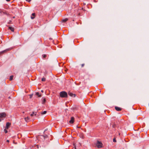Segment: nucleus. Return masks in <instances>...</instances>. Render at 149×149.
<instances>
[{
	"label": "nucleus",
	"mask_w": 149,
	"mask_h": 149,
	"mask_svg": "<svg viewBox=\"0 0 149 149\" xmlns=\"http://www.w3.org/2000/svg\"><path fill=\"white\" fill-rule=\"evenodd\" d=\"M60 96L61 97H67L68 96L67 92L65 91H62L60 93Z\"/></svg>",
	"instance_id": "nucleus-1"
},
{
	"label": "nucleus",
	"mask_w": 149,
	"mask_h": 149,
	"mask_svg": "<svg viewBox=\"0 0 149 149\" xmlns=\"http://www.w3.org/2000/svg\"><path fill=\"white\" fill-rule=\"evenodd\" d=\"M102 143L101 142L98 141H97L96 146L98 148H101L102 147Z\"/></svg>",
	"instance_id": "nucleus-2"
},
{
	"label": "nucleus",
	"mask_w": 149,
	"mask_h": 149,
	"mask_svg": "<svg viewBox=\"0 0 149 149\" xmlns=\"http://www.w3.org/2000/svg\"><path fill=\"white\" fill-rule=\"evenodd\" d=\"M6 116V114L5 113H0V118L5 117Z\"/></svg>",
	"instance_id": "nucleus-3"
},
{
	"label": "nucleus",
	"mask_w": 149,
	"mask_h": 149,
	"mask_svg": "<svg viewBox=\"0 0 149 149\" xmlns=\"http://www.w3.org/2000/svg\"><path fill=\"white\" fill-rule=\"evenodd\" d=\"M74 118L73 117H72L71 118L70 120L69 121L70 123L71 124H72L74 122Z\"/></svg>",
	"instance_id": "nucleus-4"
},
{
	"label": "nucleus",
	"mask_w": 149,
	"mask_h": 149,
	"mask_svg": "<svg viewBox=\"0 0 149 149\" xmlns=\"http://www.w3.org/2000/svg\"><path fill=\"white\" fill-rule=\"evenodd\" d=\"M68 95L72 97L73 95L74 96V97H75L76 95L75 94H73L72 93H71L70 92H68Z\"/></svg>",
	"instance_id": "nucleus-5"
},
{
	"label": "nucleus",
	"mask_w": 149,
	"mask_h": 149,
	"mask_svg": "<svg viewBox=\"0 0 149 149\" xmlns=\"http://www.w3.org/2000/svg\"><path fill=\"white\" fill-rule=\"evenodd\" d=\"M9 50V49H6V50H3V51H2V52H0V54H3L4 53H5L7 51H8Z\"/></svg>",
	"instance_id": "nucleus-6"
},
{
	"label": "nucleus",
	"mask_w": 149,
	"mask_h": 149,
	"mask_svg": "<svg viewBox=\"0 0 149 149\" xmlns=\"http://www.w3.org/2000/svg\"><path fill=\"white\" fill-rule=\"evenodd\" d=\"M115 109L117 111H120L121 110V108L118 107H115Z\"/></svg>",
	"instance_id": "nucleus-7"
},
{
	"label": "nucleus",
	"mask_w": 149,
	"mask_h": 149,
	"mask_svg": "<svg viewBox=\"0 0 149 149\" xmlns=\"http://www.w3.org/2000/svg\"><path fill=\"white\" fill-rule=\"evenodd\" d=\"M10 125V123L8 122L6 124V128L7 129H8Z\"/></svg>",
	"instance_id": "nucleus-8"
},
{
	"label": "nucleus",
	"mask_w": 149,
	"mask_h": 149,
	"mask_svg": "<svg viewBox=\"0 0 149 149\" xmlns=\"http://www.w3.org/2000/svg\"><path fill=\"white\" fill-rule=\"evenodd\" d=\"M9 29H10L11 31L12 32H14V29L13 27H12L11 26L9 27Z\"/></svg>",
	"instance_id": "nucleus-9"
},
{
	"label": "nucleus",
	"mask_w": 149,
	"mask_h": 149,
	"mask_svg": "<svg viewBox=\"0 0 149 149\" xmlns=\"http://www.w3.org/2000/svg\"><path fill=\"white\" fill-rule=\"evenodd\" d=\"M35 13H33L32 14V16H31V19H33L35 18Z\"/></svg>",
	"instance_id": "nucleus-10"
},
{
	"label": "nucleus",
	"mask_w": 149,
	"mask_h": 149,
	"mask_svg": "<svg viewBox=\"0 0 149 149\" xmlns=\"http://www.w3.org/2000/svg\"><path fill=\"white\" fill-rule=\"evenodd\" d=\"M26 122H28L30 120V118L29 117H27L24 118Z\"/></svg>",
	"instance_id": "nucleus-11"
},
{
	"label": "nucleus",
	"mask_w": 149,
	"mask_h": 149,
	"mask_svg": "<svg viewBox=\"0 0 149 149\" xmlns=\"http://www.w3.org/2000/svg\"><path fill=\"white\" fill-rule=\"evenodd\" d=\"M34 114L35 116H36V112L35 113L34 112H33L30 115V116H33Z\"/></svg>",
	"instance_id": "nucleus-12"
},
{
	"label": "nucleus",
	"mask_w": 149,
	"mask_h": 149,
	"mask_svg": "<svg viewBox=\"0 0 149 149\" xmlns=\"http://www.w3.org/2000/svg\"><path fill=\"white\" fill-rule=\"evenodd\" d=\"M47 112V111H44L43 112H41V115H43L46 114Z\"/></svg>",
	"instance_id": "nucleus-13"
},
{
	"label": "nucleus",
	"mask_w": 149,
	"mask_h": 149,
	"mask_svg": "<svg viewBox=\"0 0 149 149\" xmlns=\"http://www.w3.org/2000/svg\"><path fill=\"white\" fill-rule=\"evenodd\" d=\"M46 102V99L45 98H43L42 101V103L43 104H44Z\"/></svg>",
	"instance_id": "nucleus-14"
},
{
	"label": "nucleus",
	"mask_w": 149,
	"mask_h": 149,
	"mask_svg": "<svg viewBox=\"0 0 149 149\" xmlns=\"http://www.w3.org/2000/svg\"><path fill=\"white\" fill-rule=\"evenodd\" d=\"M68 20V19L67 18L63 20L62 21L64 22H65L67 21Z\"/></svg>",
	"instance_id": "nucleus-15"
},
{
	"label": "nucleus",
	"mask_w": 149,
	"mask_h": 149,
	"mask_svg": "<svg viewBox=\"0 0 149 149\" xmlns=\"http://www.w3.org/2000/svg\"><path fill=\"white\" fill-rule=\"evenodd\" d=\"M36 95L38 96L39 97H40L41 96V95H39V93L38 92H36Z\"/></svg>",
	"instance_id": "nucleus-16"
},
{
	"label": "nucleus",
	"mask_w": 149,
	"mask_h": 149,
	"mask_svg": "<svg viewBox=\"0 0 149 149\" xmlns=\"http://www.w3.org/2000/svg\"><path fill=\"white\" fill-rule=\"evenodd\" d=\"M13 75H11V76L10 77V81H11L12 80H13Z\"/></svg>",
	"instance_id": "nucleus-17"
},
{
	"label": "nucleus",
	"mask_w": 149,
	"mask_h": 149,
	"mask_svg": "<svg viewBox=\"0 0 149 149\" xmlns=\"http://www.w3.org/2000/svg\"><path fill=\"white\" fill-rule=\"evenodd\" d=\"M43 137L44 139H45V138H47V135H43Z\"/></svg>",
	"instance_id": "nucleus-18"
},
{
	"label": "nucleus",
	"mask_w": 149,
	"mask_h": 149,
	"mask_svg": "<svg viewBox=\"0 0 149 149\" xmlns=\"http://www.w3.org/2000/svg\"><path fill=\"white\" fill-rule=\"evenodd\" d=\"M46 79L45 78H43L42 79V81H45Z\"/></svg>",
	"instance_id": "nucleus-19"
},
{
	"label": "nucleus",
	"mask_w": 149,
	"mask_h": 149,
	"mask_svg": "<svg viewBox=\"0 0 149 149\" xmlns=\"http://www.w3.org/2000/svg\"><path fill=\"white\" fill-rule=\"evenodd\" d=\"M42 56L43 57V58H45L46 57V55L45 54H43L42 55Z\"/></svg>",
	"instance_id": "nucleus-20"
},
{
	"label": "nucleus",
	"mask_w": 149,
	"mask_h": 149,
	"mask_svg": "<svg viewBox=\"0 0 149 149\" xmlns=\"http://www.w3.org/2000/svg\"><path fill=\"white\" fill-rule=\"evenodd\" d=\"M4 131L5 132V133H6L8 132V131L6 130V129L4 130Z\"/></svg>",
	"instance_id": "nucleus-21"
},
{
	"label": "nucleus",
	"mask_w": 149,
	"mask_h": 149,
	"mask_svg": "<svg viewBox=\"0 0 149 149\" xmlns=\"http://www.w3.org/2000/svg\"><path fill=\"white\" fill-rule=\"evenodd\" d=\"M113 142H116V140L115 138H114L113 140Z\"/></svg>",
	"instance_id": "nucleus-22"
},
{
	"label": "nucleus",
	"mask_w": 149,
	"mask_h": 149,
	"mask_svg": "<svg viewBox=\"0 0 149 149\" xmlns=\"http://www.w3.org/2000/svg\"><path fill=\"white\" fill-rule=\"evenodd\" d=\"M30 98H31L33 96V94H31V95H30Z\"/></svg>",
	"instance_id": "nucleus-23"
},
{
	"label": "nucleus",
	"mask_w": 149,
	"mask_h": 149,
	"mask_svg": "<svg viewBox=\"0 0 149 149\" xmlns=\"http://www.w3.org/2000/svg\"><path fill=\"white\" fill-rule=\"evenodd\" d=\"M84 64H82L81 65V67H83L84 66Z\"/></svg>",
	"instance_id": "nucleus-24"
},
{
	"label": "nucleus",
	"mask_w": 149,
	"mask_h": 149,
	"mask_svg": "<svg viewBox=\"0 0 149 149\" xmlns=\"http://www.w3.org/2000/svg\"><path fill=\"white\" fill-rule=\"evenodd\" d=\"M27 1H28L29 2H30L31 0H26Z\"/></svg>",
	"instance_id": "nucleus-25"
},
{
	"label": "nucleus",
	"mask_w": 149,
	"mask_h": 149,
	"mask_svg": "<svg viewBox=\"0 0 149 149\" xmlns=\"http://www.w3.org/2000/svg\"><path fill=\"white\" fill-rule=\"evenodd\" d=\"M6 141L8 142H9V141L8 140H7V141Z\"/></svg>",
	"instance_id": "nucleus-26"
},
{
	"label": "nucleus",
	"mask_w": 149,
	"mask_h": 149,
	"mask_svg": "<svg viewBox=\"0 0 149 149\" xmlns=\"http://www.w3.org/2000/svg\"><path fill=\"white\" fill-rule=\"evenodd\" d=\"M6 1H10V0H6Z\"/></svg>",
	"instance_id": "nucleus-27"
},
{
	"label": "nucleus",
	"mask_w": 149,
	"mask_h": 149,
	"mask_svg": "<svg viewBox=\"0 0 149 149\" xmlns=\"http://www.w3.org/2000/svg\"><path fill=\"white\" fill-rule=\"evenodd\" d=\"M41 92H42V93H43V90H42L41 91Z\"/></svg>",
	"instance_id": "nucleus-28"
},
{
	"label": "nucleus",
	"mask_w": 149,
	"mask_h": 149,
	"mask_svg": "<svg viewBox=\"0 0 149 149\" xmlns=\"http://www.w3.org/2000/svg\"><path fill=\"white\" fill-rule=\"evenodd\" d=\"M74 149H76V147L75 146H74Z\"/></svg>",
	"instance_id": "nucleus-29"
},
{
	"label": "nucleus",
	"mask_w": 149,
	"mask_h": 149,
	"mask_svg": "<svg viewBox=\"0 0 149 149\" xmlns=\"http://www.w3.org/2000/svg\"><path fill=\"white\" fill-rule=\"evenodd\" d=\"M49 39H50V40H52V38H49Z\"/></svg>",
	"instance_id": "nucleus-30"
},
{
	"label": "nucleus",
	"mask_w": 149,
	"mask_h": 149,
	"mask_svg": "<svg viewBox=\"0 0 149 149\" xmlns=\"http://www.w3.org/2000/svg\"><path fill=\"white\" fill-rule=\"evenodd\" d=\"M77 127H78V128H80V127H78V126H77Z\"/></svg>",
	"instance_id": "nucleus-31"
},
{
	"label": "nucleus",
	"mask_w": 149,
	"mask_h": 149,
	"mask_svg": "<svg viewBox=\"0 0 149 149\" xmlns=\"http://www.w3.org/2000/svg\"><path fill=\"white\" fill-rule=\"evenodd\" d=\"M1 121V119H0V121Z\"/></svg>",
	"instance_id": "nucleus-32"
}]
</instances>
